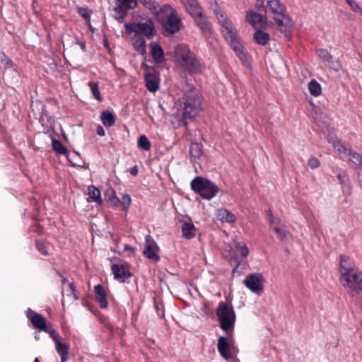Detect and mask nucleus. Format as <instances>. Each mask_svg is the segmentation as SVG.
Segmentation results:
<instances>
[{
    "mask_svg": "<svg viewBox=\"0 0 362 362\" xmlns=\"http://www.w3.org/2000/svg\"><path fill=\"white\" fill-rule=\"evenodd\" d=\"M44 332H45L49 334V337L54 341V344H57V341H61V336L59 335V334L57 332H56L52 328V325H48L47 327V329H45V330H44Z\"/></svg>",
    "mask_w": 362,
    "mask_h": 362,
    "instance_id": "a19ab883",
    "label": "nucleus"
},
{
    "mask_svg": "<svg viewBox=\"0 0 362 362\" xmlns=\"http://www.w3.org/2000/svg\"><path fill=\"white\" fill-rule=\"evenodd\" d=\"M236 248L239 252V254L243 257H246L248 254H249V250L247 248V247L245 245V244L244 243H238L236 245Z\"/></svg>",
    "mask_w": 362,
    "mask_h": 362,
    "instance_id": "79ce46f5",
    "label": "nucleus"
},
{
    "mask_svg": "<svg viewBox=\"0 0 362 362\" xmlns=\"http://www.w3.org/2000/svg\"><path fill=\"white\" fill-rule=\"evenodd\" d=\"M217 349L220 355L226 360L232 358L231 354L229 352V344L226 337L223 336L219 337L217 344Z\"/></svg>",
    "mask_w": 362,
    "mask_h": 362,
    "instance_id": "a211bd4d",
    "label": "nucleus"
},
{
    "mask_svg": "<svg viewBox=\"0 0 362 362\" xmlns=\"http://www.w3.org/2000/svg\"><path fill=\"white\" fill-rule=\"evenodd\" d=\"M108 199L112 206H117L119 202V199L116 196L115 192L112 189L110 190Z\"/></svg>",
    "mask_w": 362,
    "mask_h": 362,
    "instance_id": "49530a36",
    "label": "nucleus"
},
{
    "mask_svg": "<svg viewBox=\"0 0 362 362\" xmlns=\"http://www.w3.org/2000/svg\"><path fill=\"white\" fill-rule=\"evenodd\" d=\"M52 148L59 154L66 155L67 149L62 145V142L56 139L52 140Z\"/></svg>",
    "mask_w": 362,
    "mask_h": 362,
    "instance_id": "e433bc0d",
    "label": "nucleus"
},
{
    "mask_svg": "<svg viewBox=\"0 0 362 362\" xmlns=\"http://www.w3.org/2000/svg\"><path fill=\"white\" fill-rule=\"evenodd\" d=\"M266 214H267V216L268 217L270 226L271 225H274V223L277 221L279 218H275L274 216L273 213H272V211L271 210H267L266 211Z\"/></svg>",
    "mask_w": 362,
    "mask_h": 362,
    "instance_id": "8fccbe9b",
    "label": "nucleus"
},
{
    "mask_svg": "<svg viewBox=\"0 0 362 362\" xmlns=\"http://www.w3.org/2000/svg\"><path fill=\"white\" fill-rule=\"evenodd\" d=\"M132 247L129 245H126L124 246V250H131Z\"/></svg>",
    "mask_w": 362,
    "mask_h": 362,
    "instance_id": "13d9d810",
    "label": "nucleus"
},
{
    "mask_svg": "<svg viewBox=\"0 0 362 362\" xmlns=\"http://www.w3.org/2000/svg\"><path fill=\"white\" fill-rule=\"evenodd\" d=\"M337 177H338V179H339V180H341V175L340 174H339Z\"/></svg>",
    "mask_w": 362,
    "mask_h": 362,
    "instance_id": "e2e57ef3",
    "label": "nucleus"
},
{
    "mask_svg": "<svg viewBox=\"0 0 362 362\" xmlns=\"http://www.w3.org/2000/svg\"><path fill=\"white\" fill-rule=\"evenodd\" d=\"M100 119L103 125L110 127L115 123V116L110 111H103L100 114Z\"/></svg>",
    "mask_w": 362,
    "mask_h": 362,
    "instance_id": "c756f323",
    "label": "nucleus"
},
{
    "mask_svg": "<svg viewBox=\"0 0 362 362\" xmlns=\"http://www.w3.org/2000/svg\"><path fill=\"white\" fill-rule=\"evenodd\" d=\"M336 147L337 148L339 152L343 153L344 154H348L349 150H351L350 148H346L344 144L341 141L338 142Z\"/></svg>",
    "mask_w": 362,
    "mask_h": 362,
    "instance_id": "09e8293b",
    "label": "nucleus"
},
{
    "mask_svg": "<svg viewBox=\"0 0 362 362\" xmlns=\"http://www.w3.org/2000/svg\"><path fill=\"white\" fill-rule=\"evenodd\" d=\"M182 232L184 238L191 239L196 235V228L193 223L185 222L182 225Z\"/></svg>",
    "mask_w": 362,
    "mask_h": 362,
    "instance_id": "cd10ccee",
    "label": "nucleus"
},
{
    "mask_svg": "<svg viewBox=\"0 0 362 362\" xmlns=\"http://www.w3.org/2000/svg\"><path fill=\"white\" fill-rule=\"evenodd\" d=\"M35 339L38 341L40 340V334L38 333H35Z\"/></svg>",
    "mask_w": 362,
    "mask_h": 362,
    "instance_id": "4d7b16f0",
    "label": "nucleus"
},
{
    "mask_svg": "<svg viewBox=\"0 0 362 362\" xmlns=\"http://www.w3.org/2000/svg\"><path fill=\"white\" fill-rule=\"evenodd\" d=\"M146 9L149 10V11L153 14L156 18L158 17L160 13L164 11V5L160 6L157 2L153 0H141L139 2Z\"/></svg>",
    "mask_w": 362,
    "mask_h": 362,
    "instance_id": "6ab92c4d",
    "label": "nucleus"
},
{
    "mask_svg": "<svg viewBox=\"0 0 362 362\" xmlns=\"http://www.w3.org/2000/svg\"><path fill=\"white\" fill-rule=\"evenodd\" d=\"M141 67L144 69V79L146 86L150 92H156L159 88L160 74L155 67L143 62Z\"/></svg>",
    "mask_w": 362,
    "mask_h": 362,
    "instance_id": "9d476101",
    "label": "nucleus"
},
{
    "mask_svg": "<svg viewBox=\"0 0 362 362\" xmlns=\"http://www.w3.org/2000/svg\"><path fill=\"white\" fill-rule=\"evenodd\" d=\"M81 49H82L83 50H86V45H85V44H84V43H82V44L81 45Z\"/></svg>",
    "mask_w": 362,
    "mask_h": 362,
    "instance_id": "052dcab7",
    "label": "nucleus"
},
{
    "mask_svg": "<svg viewBox=\"0 0 362 362\" xmlns=\"http://www.w3.org/2000/svg\"><path fill=\"white\" fill-rule=\"evenodd\" d=\"M182 2L192 16L202 11V7L197 0H183Z\"/></svg>",
    "mask_w": 362,
    "mask_h": 362,
    "instance_id": "a878e982",
    "label": "nucleus"
},
{
    "mask_svg": "<svg viewBox=\"0 0 362 362\" xmlns=\"http://www.w3.org/2000/svg\"><path fill=\"white\" fill-rule=\"evenodd\" d=\"M271 227L277 235L279 239L281 241L287 240L288 236L290 235L286 226L281 218H278L277 221L275 222L274 225H271Z\"/></svg>",
    "mask_w": 362,
    "mask_h": 362,
    "instance_id": "f3484780",
    "label": "nucleus"
},
{
    "mask_svg": "<svg viewBox=\"0 0 362 362\" xmlns=\"http://www.w3.org/2000/svg\"><path fill=\"white\" fill-rule=\"evenodd\" d=\"M88 85L91 90L93 97L98 101L101 102L103 100V98L100 95L98 83L91 81L88 82Z\"/></svg>",
    "mask_w": 362,
    "mask_h": 362,
    "instance_id": "f704fd0d",
    "label": "nucleus"
},
{
    "mask_svg": "<svg viewBox=\"0 0 362 362\" xmlns=\"http://www.w3.org/2000/svg\"><path fill=\"white\" fill-rule=\"evenodd\" d=\"M174 57L177 64L189 74H197L202 71V64L195 54L188 46L177 45L174 49Z\"/></svg>",
    "mask_w": 362,
    "mask_h": 362,
    "instance_id": "7ed1b4c3",
    "label": "nucleus"
},
{
    "mask_svg": "<svg viewBox=\"0 0 362 362\" xmlns=\"http://www.w3.org/2000/svg\"><path fill=\"white\" fill-rule=\"evenodd\" d=\"M349 156L350 160L356 165H361L362 164V156L352 150H349L348 154Z\"/></svg>",
    "mask_w": 362,
    "mask_h": 362,
    "instance_id": "58836bf2",
    "label": "nucleus"
},
{
    "mask_svg": "<svg viewBox=\"0 0 362 362\" xmlns=\"http://www.w3.org/2000/svg\"><path fill=\"white\" fill-rule=\"evenodd\" d=\"M55 349L57 353L60 356L61 362H66L69 359V347L66 344L61 341H57L55 344Z\"/></svg>",
    "mask_w": 362,
    "mask_h": 362,
    "instance_id": "4be33fe9",
    "label": "nucleus"
},
{
    "mask_svg": "<svg viewBox=\"0 0 362 362\" xmlns=\"http://www.w3.org/2000/svg\"><path fill=\"white\" fill-rule=\"evenodd\" d=\"M69 286V288L71 291V292L73 293H74L76 292V287H75L74 284V283H70Z\"/></svg>",
    "mask_w": 362,
    "mask_h": 362,
    "instance_id": "6e6d98bb",
    "label": "nucleus"
},
{
    "mask_svg": "<svg viewBox=\"0 0 362 362\" xmlns=\"http://www.w3.org/2000/svg\"><path fill=\"white\" fill-rule=\"evenodd\" d=\"M88 203L95 202L101 205L103 202L101 198L100 191L96 187L90 185L88 187V197L86 198Z\"/></svg>",
    "mask_w": 362,
    "mask_h": 362,
    "instance_id": "aec40b11",
    "label": "nucleus"
},
{
    "mask_svg": "<svg viewBox=\"0 0 362 362\" xmlns=\"http://www.w3.org/2000/svg\"><path fill=\"white\" fill-rule=\"evenodd\" d=\"M35 312L33 310H32L30 308H28V310L26 311V315L28 318L30 319V317L32 315H35Z\"/></svg>",
    "mask_w": 362,
    "mask_h": 362,
    "instance_id": "864d4df0",
    "label": "nucleus"
},
{
    "mask_svg": "<svg viewBox=\"0 0 362 362\" xmlns=\"http://www.w3.org/2000/svg\"><path fill=\"white\" fill-rule=\"evenodd\" d=\"M267 11H271L276 16L274 17L275 23L279 27L288 28L291 25V20L286 13L285 6L279 0H267Z\"/></svg>",
    "mask_w": 362,
    "mask_h": 362,
    "instance_id": "6e6552de",
    "label": "nucleus"
},
{
    "mask_svg": "<svg viewBox=\"0 0 362 362\" xmlns=\"http://www.w3.org/2000/svg\"><path fill=\"white\" fill-rule=\"evenodd\" d=\"M221 328L226 332L232 331L235 322V313L232 306L220 302L216 310Z\"/></svg>",
    "mask_w": 362,
    "mask_h": 362,
    "instance_id": "0eeeda50",
    "label": "nucleus"
},
{
    "mask_svg": "<svg viewBox=\"0 0 362 362\" xmlns=\"http://www.w3.org/2000/svg\"><path fill=\"white\" fill-rule=\"evenodd\" d=\"M192 189L203 199L210 200L218 193V187L213 182L202 177H196L191 183Z\"/></svg>",
    "mask_w": 362,
    "mask_h": 362,
    "instance_id": "423d86ee",
    "label": "nucleus"
},
{
    "mask_svg": "<svg viewBox=\"0 0 362 362\" xmlns=\"http://www.w3.org/2000/svg\"><path fill=\"white\" fill-rule=\"evenodd\" d=\"M192 17L205 36L209 37L211 35V25L206 16L204 15L202 11L197 13Z\"/></svg>",
    "mask_w": 362,
    "mask_h": 362,
    "instance_id": "2eb2a0df",
    "label": "nucleus"
},
{
    "mask_svg": "<svg viewBox=\"0 0 362 362\" xmlns=\"http://www.w3.org/2000/svg\"><path fill=\"white\" fill-rule=\"evenodd\" d=\"M44 332H45L49 334V337L54 341V344H57V341H61V336L59 335V334L57 332H56L52 328V325H48L47 327V329H45V330H44Z\"/></svg>",
    "mask_w": 362,
    "mask_h": 362,
    "instance_id": "ea45409f",
    "label": "nucleus"
},
{
    "mask_svg": "<svg viewBox=\"0 0 362 362\" xmlns=\"http://www.w3.org/2000/svg\"><path fill=\"white\" fill-rule=\"evenodd\" d=\"M132 44L134 49L141 54L146 52V40L140 35L135 34L132 37Z\"/></svg>",
    "mask_w": 362,
    "mask_h": 362,
    "instance_id": "bb28decb",
    "label": "nucleus"
},
{
    "mask_svg": "<svg viewBox=\"0 0 362 362\" xmlns=\"http://www.w3.org/2000/svg\"><path fill=\"white\" fill-rule=\"evenodd\" d=\"M346 3L354 12H356L361 8V6L354 0H347Z\"/></svg>",
    "mask_w": 362,
    "mask_h": 362,
    "instance_id": "de8ad7c7",
    "label": "nucleus"
},
{
    "mask_svg": "<svg viewBox=\"0 0 362 362\" xmlns=\"http://www.w3.org/2000/svg\"><path fill=\"white\" fill-rule=\"evenodd\" d=\"M317 54L319 58L323 62V63L330 69L335 71H338L341 69V65L339 61L334 59L326 49H318Z\"/></svg>",
    "mask_w": 362,
    "mask_h": 362,
    "instance_id": "ddd939ff",
    "label": "nucleus"
},
{
    "mask_svg": "<svg viewBox=\"0 0 362 362\" xmlns=\"http://www.w3.org/2000/svg\"><path fill=\"white\" fill-rule=\"evenodd\" d=\"M339 272V281L349 295L354 296L362 293V273L356 269L354 262L348 256L340 255Z\"/></svg>",
    "mask_w": 362,
    "mask_h": 362,
    "instance_id": "f257e3e1",
    "label": "nucleus"
},
{
    "mask_svg": "<svg viewBox=\"0 0 362 362\" xmlns=\"http://www.w3.org/2000/svg\"><path fill=\"white\" fill-rule=\"evenodd\" d=\"M159 247L155 240L150 235H146L145 238V243L144 247L143 253L148 259L154 262H158L160 259L159 255Z\"/></svg>",
    "mask_w": 362,
    "mask_h": 362,
    "instance_id": "f8f14e48",
    "label": "nucleus"
},
{
    "mask_svg": "<svg viewBox=\"0 0 362 362\" xmlns=\"http://www.w3.org/2000/svg\"><path fill=\"white\" fill-rule=\"evenodd\" d=\"M114 11L116 13L115 18L117 21V22L119 23H124V19L128 11L125 9V8H123L121 5H117L114 8Z\"/></svg>",
    "mask_w": 362,
    "mask_h": 362,
    "instance_id": "2f4dec72",
    "label": "nucleus"
},
{
    "mask_svg": "<svg viewBox=\"0 0 362 362\" xmlns=\"http://www.w3.org/2000/svg\"><path fill=\"white\" fill-rule=\"evenodd\" d=\"M33 362H40V361L37 358H35Z\"/></svg>",
    "mask_w": 362,
    "mask_h": 362,
    "instance_id": "680f3d73",
    "label": "nucleus"
},
{
    "mask_svg": "<svg viewBox=\"0 0 362 362\" xmlns=\"http://www.w3.org/2000/svg\"><path fill=\"white\" fill-rule=\"evenodd\" d=\"M183 0H181V1H182Z\"/></svg>",
    "mask_w": 362,
    "mask_h": 362,
    "instance_id": "774afa93",
    "label": "nucleus"
},
{
    "mask_svg": "<svg viewBox=\"0 0 362 362\" xmlns=\"http://www.w3.org/2000/svg\"><path fill=\"white\" fill-rule=\"evenodd\" d=\"M165 36L175 34L181 29L182 22L176 10L168 4L164 5V11L156 18Z\"/></svg>",
    "mask_w": 362,
    "mask_h": 362,
    "instance_id": "20e7f679",
    "label": "nucleus"
},
{
    "mask_svg": "<svg viewBox=\"0 0 362 362\" xmlns=\"http://www.w3.org/2000/svg\"><path fill=\"white\" fill-rule=\"evenodd\" d=\"M138 147L144 151H149L151 148V142L146 135H141L138 139Z\"/></svg>",
    "mask_w": 362,
    "mask_h": 362,
    "instance_id": "c9c22d12",
    "label": "nucleus"
},
{
    "mask_svg": "<svg viewBox=\"0 0 362 362\" xmlns=\"http://www.w3.org/2000/svg\"><path fill=\"white\" fill-rule=\"evenodd\" d=\"M74 298H75V299H76V300H78V296H76V295H75V293H74Z\"/></svg>",
    "mask_w": 362,
    "mask_h": 362,
    "instance_id": "0e129e2a",
    "label": "nucleus"
},
{
    "mask_svg": "<svg viewBox=\"0 0 362 362\" xmlns=\"http://www.w3.org/2000/svg\"><path fill=\"white\" fill-rule=\"evenodd\" d=\"M308 89L310 93L315 97L319 96L322 93L320 84L315 79L311 80L308 83Z\"/></svg>",
    "mask_w": 362,
    "mask_h": 362,
    "instance_id": "72a5a7b5",
    "label": "nucleus"
},
{
    "mask_svg": "<svg viewBox=\"0 0 362 362\" xmlns=\"http://www.w3.org/2000/svg\"><path fill=\"white\" fill-rule=\"evenodd\" d=\"M214 13L221 25V33L225 40L241 61H247V56L245 49L239 42L236 28L216 4L214 8Z\"/></svg>",
    "mask_w": 362,
    "mask_h": 362,
    "instance_id": "f03ea898",
    "label": "nucleus"
},
{
    "mask_svg": "<svg viewBox=\"0 0 362 362\" xmlns=\"http://www.w3.org/2000/svg\"><path fill=\"white\" fill-rule=\"evenodd\" d=\"M253 38L257 44L261 46H264L268 43L270 39V35L269 33L257 29L253 35Z\"/></svg>",
    "mask_w": 362,
    "mask_h": 362,
    "instance_id": "393cba45",
    "label": "nucleus"
},
{
    "mask_svg": "<svg viewBox=\"0 0 362 362\" xmlns=\"http://www.w3.org/2000/svg\"><path fill=\"white\" fill-rule=\"evenodd\" d=\"M30 320L33 325L40 331H44L47 329L46 319L42 315L35 313L34 315L30 317Z\"/></svg>",
    "mask_w": 362,
    "mask_h": 362,
    "instance_id": "b1692460",
    "label": "nucleus"
},
{
    "mask_svg": "<svg viewBox=\"0 0 362 362\" xmlns=\"http://www.w3.org/2000/svg\"><path fill=\"white\" fill-rule=\"evenodd\" d=\"M151 56L153 60L157 64H160L164 62L165 56L164 51L162 47L157 43H151Z\"/></svg>",
    "mask_w": 362,
    "mask_h": 362,
    "instance_id": "412c9836",
    "label": "nucleus"
},
{
    "mask_svg": "<svg viewBox=\"0 0 362 362\" xmlns=\"http://www.w3.org/2000/svg\"><path fill=\"white\" fill-rule=\"evenodd\" d=\"M183 0H181V1H182Z\"/></svg>",
    "mask_w": 362,
    "mask_h": 362,
    "instance_id": "338daca9",
    "label": "nucleus"
},
{
    "mask_svg": "<svg viewBox=\"0 0 362 362\" xmlns=\"http://www.w3.org/2000/svg\"><path fill=\"white\" fill-rule=\"evenodd\" d=\"M218 217L222 222L233 223L235 220L234 214L226 209L218 211Z\"/></svg>",
    "mask_w": 362,
    "mask_h": 362,
    "instance_id": "7c9ffc66",
    "label": "nucleus"
},
{
    "mask_svg": "<svg viewBox=\"0 0 362 362\" xmlns=\"http://www.w3.org/2000/svg\"><path fill=\"white\" fill-rule=\"evenodd\" d=\"M131 202L132 199L129 194H125L122 196L121 204L122 205L124 210L127 211L131 204Z\"/></svg>",
    "mask_w": 362,
    "mask_h": 362,
    "instance_id": "37998d69",
    "label": "nucleus"
},
{
    "mask_svg": "<svg viewBox=\"0 0 362 362\" xmlns=\"http://www.w3.org/2000/svg\"><path fill=\"white\" fill-rule=\"evenodd\" d=\"M189 154L194 161L199 159L203 155L202 145L199 143H192L189 148Z\"/></svg>",
    "mask_w": 362,
    "mask_h": 362,
    "instance_id": "c85d7f7f",
    "label": "nucleus"
},
{
    "mask_svg": "<svg viewBox=\"0 0 362 362\" xmlns=\"http://www.w3.org/2000/svg\"><path fill=\"white\" fill-rule=\"evenodd\" d=\"M96 130H97V134L99 136H105V132L103 127L101 125H98Z\"/></svg>",
    "mask_w": 362,
    "mask_h": 362,
    "instance_id": "603ef678",
    "label": "nucleus"
},
{
    "mask_svg": "<svg viewBox=\"0 0 362 362\" xmlns=\"http://www.w3.org/2000/svg\"><path fill=\"white\" fill-rule=\"evenodd\" d=\"M112 272L114 274V278L122 283L125 282L126 279L132 276L129 266L127 263L113 264L112 265Z\"/></svg>",
    "mask_w": 362,
    "mask_h": 362,
    "instance_id": "4468645a",
    "label": "nucleus"
},
{
    "mask_svg": "<svg viewBox=\"0 0 362 362\" xmlns=\"http://www.w3.org/2000/svg\"><path fill=\"white\" fill-rule=\"evenodd\" d=\"M35 246L37 250L42 255H47L48 251L47 250V247L45 245L38 240H36Z\"/></svg>",
    "mask_w": 362,
    "mask_h": 362,
    "instance_id": "c03bdc74",
    "label": "nucleus"
},
{
    "mask_svg": "<svg viewBox=\"0 0 362 362\" xmlns=\"http://www.w3.org/2000/svg\"><path fill=\"white\" fill-rule=\"evenodd\" d=\"M184 119L194 118L201 110V99L197 90L190 89L178 100Z\"/></svg>",
    "mask_w": 362,
    "mask_h": 362,
    "instance_id": "39448f33",
    "label": "nucleus"
},
{
    "mask_svg": "<svg viewBox=\"0 0 362 362\" xmlns=\"http://www.w3.org/2000/svg\"><path fill=\"white\" fill-rule=\"evenodd\" d=\"M356 13H358L361 16H362V8L361 7Z\"/></svg>",
    "mask_w": 362,
    "mask_h": 362,
    "instance_id": "bf43d9fd",
    "label": "nucleus"
},
{
    "mask_svg": "<svg viewBox=\"0 0 362 362\" xmlns=\"http://www.w3.org/2000/svg\"><path fill=\"white\" fill-rule=\"evenodd\" d=\"M263 16L253 11H250L246 14V21L250 23L254 28L263 24Z\"/></svg>",
    "mask_w": 362,
    "mask_h": 362,
    "instance_id": "5701e85b",
    "label": "nucleus"
},
{
    "mask_svg": "<svg viewBox=\"0 0 362 362\" xmlns=\"http://www.w3.org/2000/svg\"><path fill=\"white\" fill-rule=\"evenodd\" d=\"M264 277L261 273H252L248 274L244 279L245 286L252 293L260 295L263 291Z\"/></svg>",
    "mask_w": 362,
    "mask_h": 362,
    "instance_id": "9b49d317",
    "label": "nucleus"
},
{
    "mask_svg": "<svg viewBox=\"0 0 362 362\" xmlns=\"http://www.w3.org/2000/svg\"><path fill=\"white\" fill-rule=\"evenodd\" d=\"M124 28L129 33L141 34L148 39L153 38L154 35V23L151 18H148L142 23H126Z\"/></svg>",
    "mask_w": 362,
    "mask_h": 362,
    "instance_id": "1a4fd4ad",
    "label": "nucleus"
},
{
    "mask_svg": "<svg viewBox=\"0 0 362 362\" xmlns=\"http://www.w3.org/2000/svg\"><path fill=\"white\" fill-rule=\"evenodd\" d=\"M77 11L86 20L90 29H92L90 23V16L93 13L92 10L88 7H77Z\"/></svg>",
    "mask_w": 362,
    "mask_h": 362,
    "instance_id": "473e14b6",
    "label": "nucleus"
},
{
    "mask_svg": "<svg viewBox=\"0 0 362 362\" xmlns=\"http://www.w3.org/2000/svg\"><path fill=\"white\" fill-rule=\"evenodd\" d=\"M95 297L102 309L108 308V301L106 292L101 284H97L94 286Z\"/></svg>",
    "mask_w": 362,
    "mask_h": 362,
    "instance_id": "dca6fc26",
    "label": "nucleus"
},
{
    "mask_svg": "<svg viewBox=\"0 0 362 362\" xmlns=\"http://www.w3.org/2000/svg\"><path fill=\"white\" fill-rule=\"evenodd\" d=\"M308 164L311 168L315 169L320 166V162L316 157H310L308 159Z\"/></svg>",
    "mask_w": 362,
    "mask_h": 362,
    "instance_id": "a18cd8bd",
    "label": "nucleus"
},
{
    "mask_svg": "<svg viewBox=\"0 0 362 362\" xmlns=\"http://www.w3.org/2000/svg\"><path fill=\"white\" fill-rule=\"evenodd\" d=\"M1 62L4 64L5 68L6 69L11 68L13 66L12 61L10 59H8L5 54L4 55V57L1 59Z\"/></svg>",
    "mask_w": 362,
    "mask_h": 362,
    "instance_id": "3c124183",
    "label": "nucleus"
},
{
    "mask_svg": "<svg viewBox=\"0 0 362 362\" xmlns=\"http://www.w3.org/2000/svg\"><path fill=\"white\" fill-rule=\"evenodd\" d=\"M136 1L137 4H139L141 1V0H136Z\"/></svg>",
    "mask_w": 362,
    "mask_h": 362,
    "instance_id": "69168bd1",
    "label": "nucleus"
},
{
    "mask_svg": "<svg viewBox=\"0 0 362 362\" xmlns=\"http://www.w3.org/2000/svg\"><path fill=\"white\" fill-rule=\"evenodd\" d=\"M130 173L132 175H136L138 174V169H137V167L136 166H134L132 168H131L130 170Z\"/></svg>",
    "mask_w": 362,
    "mask_h": 362,
    "instance_id": "5fc2aeb1",
    "label": "nucleus"
},
{
    "mask_svg": "<svg viewBox=\"0 0 362 362\" xmlns=\"http://www.w3.org/2000/svg\"><path fill=\"white\" fill-rule=\"evenodd\" d=\"M117 5H121L127 11L134 9L138 6L136 0H117Z\"/></svg>",
    "mask_w": 362,
    "mask_h": 362,
    "instance_id": "4c0bfd02",
    "label": "nucleus"
}]
</instances>
